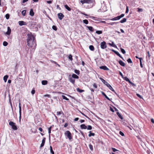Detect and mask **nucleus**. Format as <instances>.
<instances>
[{"mask_svg":"<svg viewBox=\"0 0 154 154\" xmlns=\"http://www.w3.org/2000/svg\"><path fill=\"white\" fill-rule=\"evenodd\" d=\"M151 121L154 124V119H151Z\"/></svg>","mask_w":154,"mask_h":154,"instance_id":"774afa93","label":"nucleus"},{"mask_svg":"<svg viewBox=\"0 0 154 154\" xmlns=\"http://www.w3.org/2000/svg\"><path fill=\"white\" fill-rule=\"evenodd\" d=\"M19 115H20V120L21 117V105L20 103V102L19 103Z\"/></svg>","mask_w":154,"mask_h":154,"instance_id":"0eeeda50","label":"nucleus"},{"mask_svg":"<svg viewBox=\"0 0 154 154\" xmlns=\"http://www.w3.org/2000/svg\"><path fill=\"white\" fill-rule=\"evenodd\" d=\"M127 61L128 63H132V61L131 60V59H130V58H129L127 60Z\"/></svg>","mask_w":154,"mask_h":154,"instance_id":"603ef678","label":"nucleus"},{"mask_svg":"<svg viewBox=\"0 0 154 154\" xmlns=\"http://www.w3.org/2000/svg\"><path fill=\"white\" fill-rule=\"evenodd\" d=\"M57 8V9H59L60 10L61 9L59 7V5H57L56 6Z\"/></svg>","mask_w":154,"mask_h":154,"instance_id":"69168bd1","label":"nucleus"},{"mask_svg":"<svg viewBox=\"0 0 154 154\" xmlns=\"http://www.w3.org/2000/svg\"><path fill=\"white\" fill-rule=\"evenodd\" d=\"M108 87L110 89L111 91H112L114 92L116 94V92H115V90L113 89L112 87L110 85Z\"/></svg>","mask_w":154,"mask_h":154,"instance_id":"4be33fe9","label":"nucleus"},{"mask_svg":"<svg viewBox=\"0 0 154 154\" xmlns=\"http://www.w3.org/2000/svg\"><path fill=\"white\" fill-rule=\"evenodd\" d=\"M27 45L31 47H35L36 45L35 37L32 34L27 35Z\"/></svg>","mask_w":154,"mask_h":154,"instance_id":"f257e3e1","label":"nucleus"},{"mask_svg":"<svg viewBox=\"0 0 154 154\" xmlns=\"http://www.w3.org/2000/svg\"><path fill=\"white\" fill-rule=\"evenodd\" d=\"M109 44L112 47H115V48L117 47L114 44L113 42H112V43H109Z\"/></svg>","mask_w":154,"mask_h":154,"instance_id":"b1692460","label":"nucleus"},{"mask_svg":"<svg viewBox=\"0 0 154 154\" xmlns=\"http://www.w3.org/2000/svg\"><path fill=\"white\" fill-rule=\"evenodd\" d=\"M35 90H32L31 91V93L32 94H35Z\"/></svg>","mask_w":154,"mask_h":154,"instance_id":"0e129e2a","label":"nucleus"},{"mask_svg":"<svg viewBox=\"0 0 154 154\" xmlns=\"http://www.w3.org/2000/svg\"><path fill=\"white\" fill-rule=\"evenodd\" d=\"M9 125L12 127V128L15 130H17V128L15 125V123L13 122L10 121L9 122Z\"/></svg>","mask_w":154,"mask_h":154,"instance_id":"20e7f679","label":"nucleus"},{"mask_svg":"<svg viewBox=\"0 0 154 154\" xmlns=\"http://www.w3.org/2000/svg\"><path fill=\"white\" fill-rule=\"evenodd\" d=\"M89 48L92 51H94V47L92 45H90L89 47Z\"/></svg>","mask_w":154,"mask_h":154,"instance_id":"c756f323","label":"nucleus"},{"mask_svg":"<svg viewBox=\"0 0 154 154\" xmlns=\"http://www.w3.org/2000/svg\"><path fill=\"white\" fill-rule=\"evenodd\" d=\"M62 97L63 99L65 100H69V99L67 98L66 97H65L64 95H62Z\"/></svg>","mask_w":154,"mask_h":154,"instance_id":"58836bf2","label":"nucleus"},{"mask_svg":"<svg viewBox=\"0 0 154 154\" xmlns=\"http://www.w3.org/2000/svg\"><path fill=\"white\" fill-rule=\"evenodd\" d=\"M81 128L82 129H86L87 128V127L85 124H82L80 125Z\"/></svg>","mask_w":154,"mask_h":154,"instance_id":"2eb2a0df","label":"nucleus"},{"mask_svg":"<svg viewBox=\"0 0 154 154\" xmlns=\"http://www.w3.org/2000/svg\"><path fill=\"white\" fill-rule=\"evenodd\" d=\"M69 80L70 82L72 83L74 85L75 84V80L73 78H72V77L70 78L69 79Z\"/></svg>","mask_w":154,"mask_h":154,"instance_id":"9d476101","label":"nucleus"},{"mask_svg":"<svg viewBox=\"0 0 154 154\" xmlns=\"http://www.w3.org/2000/svg\"><path fill=\"white\" fill-rule=\"evenodd\" d=\"M128 11L129 10L128 9V6H127L125 13H128Z\"/></svg>","mask_w":154,"mask_h":154,"instance_id":"680f3d73","label":"nucleus"},{"mask_svg":"<svg viewBox=\"0 0 154 154\" xmlns=\"http://www.w3.org/2000/svg\"><path fill=\"white\" fill-rule=\"evenodd\" d=\"M89 148L91 151H92L93 150V147L92 145L90 144L89 145Z\"/></svg>","mask_w":154,"mask_h":154,"instance_id":"c03bdc74","label":"nucleus"},{"mask_svg":"<svg viewBox=\"0 0 154 154\" xmlns=\"http://www.w3.org/2000/svg\"><path fill=\"white\" fill-rule=\"evenodd\" d=\"M52 29L56 31L57 29V27L54 25L52 27Z\"/></svg>","mask_w":154,"mask_h":154,"instance_id":"79ce46f5","label":"nucleus"},{"mask_svg":"<svg viewBox=\"0 0 154 154\" xmlns=\"http://www.w3.org/2000/svg\"><path fill=\"white\" fill-rule=\"evenodd\" d=\"M118 23L112 22V23H109V24L111 25H113L115 23L116 24V23Z\"/></svg>","mask_w":154,"mask_h":154,"instance_id":"5fc2aeb1","label":"nucleus"},{"mask_svg":"<svg viewBox=\"0 0 154 154\" xmlns=\"http://www.w3.org/2000/svg\"><path fill=\"white\" fill-rule=\"evenodd\" d=\"M81 3L82 4L84 3L90 4L95 2L94 0H82L80 1Z\"/></svg>","mask_w":154,"mask_h":154,"instance_id":"f03ea898","label":"nucleus"},{"mask_svg":"<svg viewBox=\"0 0 154 154\" xmlns=\"http://www.w3.org/2000/svg\"><path fill=\"white\" fill-rule=\"evenodd\" d=\"M100 79L104 84L106 82V81L102 78H100Z\"/></svg>","mask_w":154,"mask_h":154,"instance_id":"49530a36","label":"nucleus"},{"mask_svg":"<svg viewBox=\"0 0 154 154\" xmlns=\"http://www.w3.org/2000/svg\"><path fill=\"white\" fill-rule=\"evenodd\" d=\"M8 45V43L5 41H4L3 42V45L4 46H7Z\"/></svg>","mask_w":154,"mask_h":154,"instance_id":"37998d69","label":"nucleus"},{"mask_svg":"<svg viewBox=\"0 0 154 154\" xmlns=\"http://www.w3.org/2000/svg\"><path fill=\"white\" fill-rule=\"evenodd\" d=\"M19 24L20 26H22L23 25H25V23L23 21H19Z\"/></svg>","mask_w":154,"mask_h":154,"instance_id":"4468645a","label":"nucleus"},{"mask_svg":"<svg viewBox=\"0 0 154 154\" xmlns=\"http://www.w3.org/2000/svg\"><path fill=\"white\" fill-rule=\"evenodd\" d=\"M124 15H125V14H122L120 16H119L120 19L122 17H123L124 16Z\"/></svg>","mask_w":154,"mask_h":154,"instance_id":"4d7b16f0","label":"nucleus"},{"mask_svg":"<svg viewBox=\"0 0 154 154\" xmlns=\"http://www.w3.org/2000/svg\"><path fill=\"white\" fill-rule=\"evenodd\" d=\"M29 14L31 16H34V12L33 11V10L32 9H31L29 12Z\"/></svg>","mask_w":154,"mask_h":154,"instance_id":"dca6fc26","label":"nucleus"},{"mask_svg":"<svg viewBox=\"0 0 154 154\" xmlns=\"http://www.w3.org/2000/svg\"><path fill=\"white\" fill-rule=\"evenodd\" d=\"M123 78L124 80H126V81L128 82L129 81V79L126 76L123 77Z\"/></svg>","mask_w":154,"mask_h":154,"instance_id":"f704fd0d","label":"nucleus"},{"mask_svg":"<svg viewBox=\"0 0 154 154\" xmlns=\"http://www.w3.org/2000/svg\"><path fill=\"white\" fill-rule=\"evenodd\" d=\"M135 58H138L139 59L140 62V65L141 68H142L143 67V66L142 63V62H144L143 60V58L142 57H138V56H135Z\"/></svg>","mask_w":154,"mask_h":154,"instance_id":"423d86ee","label":"nucleus"},{"mask_svg":"<svg viewBox=\"0 0 154 154\" xmlns=\"http://www.w3.org/2000/svg\"><path fill=\"white\" fill-rule=\"evenodd\" d=\"M72 78H73L74 79H78L79 78V76L77 75H76L75 74H73L72 75Z\"/></svg>","mask_w":154,"mask_h":154,"instance_id":"6ab92c4d","label":"nucleus"},{"mask_svg":"<svg viewBox=\"0 0 154 154\" xmlns=\"http://www.w3.org/2000/svg\"><path fill=\"white\" fill-rule=\"evenodd\" d=\"M50 152L51 153H52V154H54V152L53 151L52 147L51 146H50Z\"/></svg>","mask_w":154,"mask_h":154,"instance_id":"4c0bfd02","label":"nucleus"},{"mask_svg":"<svg viewBox=\"0 0 154 154\" xmlns=\"http://www.w3.org/2000/svg\"><path fill=\"white\" fill-rule=\"evenodd\" d=\"M100 47L103 49L106 48L107 47L106 42L104 41L101 42L100 43Z\"/></svg>","mask_w":154,"mask_h":154,"instance_id":"39448f33","label":"nucleus"},{"mask_svg":"<svg viewBox=\"0 0 154 154\" xmlns=\"http://www.w3.org/2000/svg\"><path fill=\"white\" fill-rule=\"evenodd\" d=\"M45 137H44L42 140V143L41 144V145H40V147H42L44 146V144L45 143Z\"/></svg>","mask_w":154,"mask_h":154,"instance_id":"9b49d317","label":"nucleus"},{"mask_svg":"<svg viewBox=\"0 0 154 154\" xmlns=\"http://www.w3.org/2000/svg\"><path fill=\"white\" fill-rule=\"evenodd\" d=\"M83 22L84 23H85L86 24H87L88 23V21L87 20H86V19L83 20Z\"/></svg>","mask_w":154,"mask_h":154,"instance_id":"c9c22d12","label":"nucleus"},{"mask_svg":"<svg viewBox=\"0 0 154 154\" xmlns=\"http://www.w3.org/2000/svg\"><path fill=\"white\" fill-rule=\"evenodd\" d=\"M58 18L60 20H62L64 17V15L62 13H60L58 14Z\"/></svg>","mask_w":154,"mask_h":154,"instance_id":"1a4fd4ad","label":"nucleus"},{"mask_svg":"<svg viewBox=\"0 0 154 154\" xmlns=\"http://www.w3.org/2000/svg\"><path fill=\"white\" fill-rule=\"evenodd\" d=\"M81 114L83 116H85V117H86V118H87L88 119H89V118L86 115H85L84 113H82V112H81Z\"/></svg>","mask_w":154,"mask_h":154,"instance_id":"e2e57ef3","label":"nucleus"},{"mask_svg":"<svg viewBox=\"0 0 154 154\" xmlns=\"http://www.w3.org/2000/svg\"><path fill=\"white\" fill-rule=\"evenodd\" d=\"M7 29V31L6 32V34L8 35H10L11 33V29L9 26L8 27Z\"/></svg>","mask_w":154,"mask_h":154,"instance_id":"6e6552de","label":"nucleus"},{"mask_svg":"<svg viewBox=\"0 0 154 154\" xmlns=\"http://www.w3.org/2000/svg\"><path fill=\"white\" fill-rule=\"evenodd\" d=\"M86 27L88 28L89 30L91 32L94 31V29L91 26H86Z\"/></svg>","mask_w":154,"mask_h":154,"instance_id":"f3484780","label":"nucleus"},{"mask_svg":"<svg viewBox=\"0 0 154 154\" xmlns=\"http://www.w3.org/2000/svg\"><path fill=\"white\" fill-rule=\"evenodd\" d=\"M22 14L23 16H25L26 14V10H23L22 11Z\"/></svg>","mask_w":154,"mask_h":154,"instance_id":"473e14b6","label":"nucleus"},{"mask_svg":"<svg viewBox=\"0 0 154 154\" xmlns=\"http://www.w3.org/2000/svg\"><path fill=\"white\" fill-rule=\"evenodd\" d=\"M69 59L71 60H72V56L71 54H70L68 57Z\"/></svg>","mask_w":154,"mask_h":154,"instance_id":"a18cd8bd","label":"nucleus"},{"mask_svg":"<svg viewBox=\"0 0 154 154\" xmlns=\"http://www.w3.org/2000/svg\"><path fill=\"white\" fill-rule=\"evenodd\" d=\"M8 77V75H5L3 79L5 82H7Z\"/></svg>","mask_w":154,"mask_h":154,"instance_id":"aec40b11","label":"nucleus"},{"mask_svg":"<svg viewBox=\"0 0 154 154\" xmlns=\"http://www.w3.org/2000/svg\"><path fill=\"white\" fill-rule=\"evenodd\" d=\"M117 55L119 56L120 57L123 59V57L121 56L120 54L117 51H116L115 53Z\"/></svg>","mask_w":154,"mask_h":154,"instance_id":"bb28decb","label":"nucleus"},{"mask_svg":"<svg viewBox=\"0 0 154 154\" xmlns=\"http://www.w3.org/2000/svg\"><path fill=\"white\" fill-rule=\"evenodd\" d=\"M117 114L118 116L119 117V118L121 119H123V118L122 116L120 114V113L119 112H117L116 113Z\"/></svg>","mask_w":154,"mask_h":154,"instance_id":"a878e982","label":"nucleus"},{"mask_svg":"<svg viewBox=\"0 0 154 154\" xmlns=\"http://www.w3.org/2000/svg\"><path fill=\"white\" fill-rule=\"evenodd\" d=\"M110 110L112 112H114V110H113V109L111 107H110Z\"/></svg>","mask_w":154,"mask_h":154,"instance_id":"338daca9","label":"nucleus"},{"mask_svg":"<svg viewBox=\"0 0 154 154\" xmlns=\"http://www.w3.org/2000/svg\"><path fill=\"white\" fill-rule=\"evenodd\" d=\"M77 91L80 92V93H82L84 91L83 90H81L79 88H77Z\"/></svg>","mask_w":154,"mask_h":154,"instance_id":"7c9ffc66","label":"nucleus"},{"mask_svg":"<svg viewBox=\"0 0 154 154\" xmlns=\"http://www.w3.org/2000/svg\"><path fill=\"white\" fill-rule=\"evenodd\" d=\"M126 21V19L125 18H124L122 20H121L120 21V22L121 23H123L125 22Z\"/></svg>","mask_w":154,"mask_h":154,"instance_id":"2f4dec72","label":"nucleus"},{"mask_svg":"<svg viewBox=\"0 0 154 154\" xmlns=\"http://www.w3.org/2000/svg\"><path fill=\"white\" fill-rule=\"evenodd\" d=\"M42 83L43 85H45L47 84L48 81L46 80H43L42 82Z\"/></svg>","mask_w":154,"mask_h":154,"instance_id":"5701e85b","label":"nucleus"},{"mask_svg":"<svg viewBox=\"0 0 154 154\" xmlns=\"http://www.w3.org/2000/svg\"><path fill=\"white\" fill-rule=\"evenodd\" d=\"M112 149L113 151L114 152L118 150H117L115 148H112Z\"/></svg>","mask_w":154,"mask_h":154,"instance_id":"052dcab7","label":"nucleus"},{"mask_svg":"<svg viewBox=\"0 0 154 154\" xmlns=\"http://www.w3.org/2000/svg\"><path fill=\"white\" fill-rule=\"evenodd\" d=\"M137 11L138 12H142L143 11V9L142 8H137Z\"/></svg>","mask_w":154,"mask_h":154,"instance_id":"09e8293b","label":"nucleus"},{"mask_svg":"<svg viewBox=\"0 0 154 154\" xmlns=\"http://www.w3.org/2000/svg\"><path fill=\"white\" fill-rule=\"evenodd\" d=\"M104 84L105 85H106L107 86V87H108L110 85L107 82H106Z\"/></svg>","mask_w":154,"mask_h":154,"instance_id":"13d9d810","label":"nucleus"},{"mask_svg":"<svg viewBox=\"0 0 154 154\" xmlns=\"http://www.w3.org/2000/svg\"><path fill=\"white\" fill-rule=\"evenodd\" d=\"M120 49L121 51V52L123 54H125V51L122 48H121Z\"/></svg>","mask_w":154,"mask_h":154,"instance_id":"a19ab883","label":"nucleus"},{"mask_svg":"<svg viewBox=\"0 0 154 154\" xmlns=\"http://www.w3.org/2000/svg\"><path fill=\"white\" fill-rule=\"evenodd\" d=\"M9 17H10V16H9V14H7L5 15V17L7 19H9Z\"/></svg>","mask_w":154,"mask_h":154,"instance_id":"de8ad7c7","label":"nucleus"},{"mask_svg":"<svg viewBox=\"0 0 154 154\" xmlns=\"http://www.w3.org/2000/svg\"><path fill=\"white\" fill-rule=\"evenodd\" d=\"M51 128H52V127L51 126L50 127H49L48 128V133L49 134V139L50 138V134L51 133Z\"/></svg>","mask_w":154,"mask_h":154,"instance_id":"393cba45","label":"nucleus"},{"mask_svg":"<svg viewBox=\"0 0 154 154\" xmlns=\"http://www.w3.org/2000/svg\"><path fill=\"white\" fill-rule=\"evenodd\" d=\"M64 6L65 8L68 11H70L71 10V9L67 5H65Z\"/></svg>","mask_w":154,"mask_h":154,"instance_id":"cd10ccee","label":"nucleus"},{"mask_svg":"<svg viewBox=\"0 0 154 154\" xmlns=\"http://www.w3.org/2000/svg\"><path fill=\"white\" fill-rule=\"evenodd\" d=\"M74 72L77 75H79L80 74V71L77 69H75L74 70Z\"/></svg>","mask_w":154,"mask_h":154,"instance_id":"e433bc0d","label":"nucleus"},{"mask_svg":"<svg viewBox=\"0 0 154 154\" xmlns=\"http://www.w3.org/2000/svg\"><path fill=\"white\" fill-rule=\"evenodd\" d=\"M93 86L94 88H97V86L95 83L93 84Z\"/></svg>","mask_w":154,"mask_h":154,"instance_id":"bf43d9fd","label":"nucleus"},{"mask_svg":"<svg viewBox=\"0 0 154 154\" xmlns=\"http://www.w3.org/2000/svg\"><path fill=\"white\" fill-rule=\"evenodd\" d=\"M137 95L140 99L143 98L142 97L138 94H136Z\"/></svg>","mask_w":154,"mask_h":154,"instance_id":"864d4df0","label":"nucleus"},{"mask_svg":"<svg viewBox=\"0 0 154 154\" xmlns=\"http://www.w3.org/2000/svg\"><path fill=\"white\" fill-rule=\"evenodd\" d=\"M119 64L122 66H124L125 65V64L124 62H123L121 60H120L119 62Z\"/></svg>","mask_w":154,"mask_h":154,"instance_id":"ddd939ff","label":"nucleus"},{"mask_svg":"<svg viewBox=\"0 0 154 154\" xmlns=\"http://www.w3.org/2000/svg\"><path fill=\"white\" fill-rule=\"evenodd\" d=\"M62 113L63 114V113L62 112H57V115H59L61 114Z\"/></svg>","mask_w":154,"mask_h":154,"instance_id":"3c124183","label":"nucleus"},{"mask_svg":"<svg viewBox=\"0 0 154 154\" xmlns=\"http://www.w3.org/2000/svg\"><path fill=\"white\" fill-rule=\"evenodd\" d=\"M65 134L69 139L70 140L72 139V137L71 136V134L70 132L69 131H66L65 133Z\"/></svg>","mask_w":154,"mask_h":154,"instance_id":"7ed1b4c3","label":"nucleus"},{"mask_svg":"<svg viewBox=\"0 0 154 154\" xmlns=\"http://www.w3.org/2000/svg\"><path fill=\"white\" fill-rule=\"evenodd\" d=\"M89 134L88 135V136L89 137H91V136H94L95 135V134L94 133H91V131H89Z\"/></svg>","mask_w":154,"mask_h":154,"instance_id":"c85d7f7f","label":"nucleus"},{"mask_svg":"<svg viewBox=\"0 0 154 154\" xmlns=\"http://www.w3.org/2000/svg\"><path fill=\"white\" fill-rule=\"evenodd\" d=\"M120 18L119 17V16L117 17H115L114 18H113L112 19H111V20H119L120 19Z\"/></svg>","mask_w":154,"mask_h":154,"instance_id":"412c9836","label":"nucleus"},{"mask_svg":"<svg viewBox=\"0 0 154 154\" xmlns=\"http://www.w3.org/2000/svg\"><path fill=\"white\" fill-rule=\"evenodd\" d=\"M102 94L105 97L109 100L111 101V100L109 99L107 95L103 92H102Z\"/></svg>","mask_w":154,"mask_h":154,"instance_id":"a211bd4d","label":"nucleus"},{"mask_svg":"<svg viewBox=\"0 0 154 154\" xmlns=\"http://www.w3.org/2000/svg\"><path fill=\"white\" fill-rule=\"evenodd\" d=\"M100 68L104 70H108L109 69L106 66H102L100 67Z\"/></svg>","mask_w":154,"mask_h":154,"instance_id":"f8f14e48","label":"nucleus"},{"mask_svg":"<svg viewBox=\"0 0 154 154\" xmlns=\"http://www.w3.org/2000/svg\"><path fill=\"white\" fill-rule=\"evenodd\" d=\"M119 134L122 135V136H124V134L121 131H119Z\"/></svg>","mask_w":154,"mask_h":154,"instance_id":"6e6d98bb","label":"nucleus"},{"mask_svg":"<svg viewBox=\"0 0 154 154\" xmlns=\"http://www.w3.org/2000/svg\"><path fill=\"white\" fill-rule=\"evenodd\" d=\"M88 130H91L92 128V127L91 125H88V127L87 128Z\"/></svg>","mask_w":154,"mask_h":154,"instance_id":"ea45409f","label":"nucleus"},{"mask_svg":"<svg viewBox=\"0 0 154 154\" xmlns=\"http://www.w3.org/2000/svg\"><path fill=\"white\" fill-rule=\"evenodd\" d=\"M96 33L98 34H101L102 33V32L101 30H97L96 32Z\"/></svg>","mask_w":154,"mask_h":154,"instance_id":"72a5a7b5","label":"nucleus"},{"mask_svg":"<svg viewBox=\"0 0 154 154\" xmlns=\"http://www.w3.org/2000/svg\"><path fill=\"white\" fill-rule=\"evenodd\" d=\"M50 61H51V62L52 63H54L55 64H56L57 65H58V66H60L59 64H58L57 63L54 61L52 60H51Z\"/></svg>","mask_w":154,"mask_h":154,"instance_id":"8fccbe9b","label":"nucleus"}]
</instances>
